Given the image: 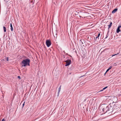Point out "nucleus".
I'll return each mask as SVG.
<instances>
[{"label": "nucleus", "mask_w": 121, "mask_h": 121, "mask_svg": "<svg viewBox=\"0 0 121 121\" xmlns=\"http://www.w3.org/2000/svg\"><path fill=\"white\" fill-rule=\"evenodd\" d=\"M115 107V105H114L113 107L111 104L107 106H104L102 109L103 113L104 114L107 112H111L113 110V108H114Z\"/></svg>", "instance_id": "f257e3e1"}, {"label": "nucleus", "mask_w": 121, "mask_h": 121, "mask_svg": "<svg viewBox=\"0 0 121 121\" xmlns=\"http://www.w3.org/2000/svg\"><path fill=\"white\" fill-rule=\"evenodd\" d=\"M30 61L29 59H27L23 60L21 62V65L22 66H25L27 65L29 66Z\"/></svg>", "instance_id": "f03ea898"}, {"label": "nucleus", "mask_w": 121, "mask_h": 121, "mask_svg": "<svg viewBox=\"0 0 121 121\" xmlns=\"http://www.w3.org/2000/svg\"><path fill=\"white\" fill-rule=\"evenodd\" d=\"M65 62H66V64L65 65V66H68L71 64V60H65Z\"/></svg>", "instance_id": "7ed1b4c3"}, {"label": "nucleus", "mask_w": 121, "mask_h": 121, "mask_svg": "<svg viewBox=\"0 0 121 121\" xmlns=\"http://www.w3.org/2000/svg\"><path fill=\"white\" fill-rule=\"evenodd\" d=\"M46 43L47 46L48 47H49L51 44V42L49 40H47L46 41Z\"/></svg>", "instance_id": "20e7f679"}, {"label": "nucleus", "mask_w": 121, "mask_h": 121, "mask_svg": "<svg viewBox=\"0 0 121 121\" xmlns=\"http://www.w3.org/2000/svg\"><path fill=\"white\" fill-rule=\"evenodd\" d=\"M121 27V26H119L118 27L117 29V33H119L120 31H121L120 29V28Z\"/></svg>", "instance_id": "39448f33"}, {"label": "nucleus", "mask_w": 121, "mask_h": 121, "mask_svg": "<svg viewBox=\"0 0 121 121\" xmlns=\"http://www.w3.org/2000/svg\"><path fill=\"white\" fill-rule=\"evenodd\" d=\"M117 9L116 8L114 9L112 12V13H115L116 12L117 10Z\"/></svg>", "instance_id": "423d86ee"}, {"label": "nucleus", "mask_w": 121, "mask_h": 121, "mask_svg": "<svg viewBox=\"0 0 121 121\" xmlns=\"http://www.w3.org/2000/svg\"><path fill=\"white\" fill-rule=\"evenodd\" d=\"M61 86H60V87L59 88L58 90V95L59 94V93L60 92V89H61Z\"/></svg>", "instance_id": "0eeeda50"}, {"label": "nucleus", "mask_w": 121, "mask_h": 121, "mask_svg": "<svg viewBox=\"0 0 121 121\" xmlns=\"http://www.w3.org/2000/svg\"><path fill=\"white\" fill-rule=\"evenodd\" d=\"M10 27H11V28H10L11 30V31H13V26H12V23H11L10 24Z\"/></svg>", "instance_id": "6e6552de"}, {"label": "nucleus", "mask_w": 121, "mask_h": 121, "mask_svg": "<svg viewBox=\"0 0 121 121\" xmlns=\"http://www.w3.org/2000/svg\"><path fill=\"white\" fill-rule=\"evenodd\" d=\"M6 60L7 61H8L9 60V59L8 57H6L4 59H3V60Z\"/></svg>", "instance_id": "1a4fd4ad"}, {"label": "nucleus", "mask_w": 121, "mask_h": 121, "mask_svg": "<svg viewBox=\"0 0 121 121\" xmlns=\"http://www.w3.org/2000/svg\"><path fill=\"white\" fill-rule=\"evenodd\" d=\"M100 33H99L98 34V36L97 37H96V39H99V37L100 36Z\"/></svg>", "instance_id": "9d476101"}, {"label": "nucleus", "mask_w": 121, "mask_h": 121, "mask_svg": "<svg viewBox=\"0 0 121 121\" xmlns=\"http://www.w3.org/2000/svg\"><path fill=\"white\" fill-rule=\"evenodd\" d=\"M3 29L4 30V32H6V27L5 26L3 27Z\"/></svg>", "instance_id": "9b49d317"}, {"label": "nucleus", "mask_w": 121, "mask_h": 121, "mask_svg": "<svg viewBox=\"0 0 121 121\" xmlns=\"http://www.w3.org/2000/svg\"><path fill=\"white\" fill-rule=\"evenodd\" d=\"M108 35H109L108 34V32L107 33V35H106V37H105V39L107 38L108 37Z\"/></svg>", "instance_id": "f8f14e48"}, {"label": "nucleus", "mask_w": 121, "mask_h": 121, "mask_svg": "<svg viewBox=\"0 0 121 121\" xmlns=\"http://www.w3.org/2000/svg\"><path fill=\"white\" fill-rule=\"evenodd\" d=\"M108 86H106L103 89V90H104L108 87Z\"/></svg>", "instance_id": "ddd939ff"}, {"label": "nucleus", "mask_w": 121, "mask_h": 121, "mask_svg": "<svg viewBox=\"0 0 121 121\" xmlns=\"http://www.w3.org/2000/svg\"><path fill=\"white\" fill-rule=\"evenodd\" d=\"M111 26H112V25H110V24L108 25V29L111 27Z\"/></svg>", "instance_id": "4468645a"}, {"label": "nucleus", "mask_w": 121, "mask_h": 121, "mask_svg": "<svg viewBox=\"0 0 121 121\" xmlns=\"http://www.w3.org/2000/svg\"><path fill=\"white\" fill-rule=\"evenodd\" d=\"M118 54H119V53H117V54H115L113 55L112 56V57L113 56H115V55H118Z\"/></svg>", "instance_id": "2eb2a0df"}, {"label": "nucleus", "mask_w": 121, "mask_h": 121, "mask_svg": "<svg viewBox=\"0 0 121 121\" xmlns=\"http://www.w3.org/2000/svg\"><path fill=\"white\" fill-rule=\"evenodd\" d=\"M112 68V66H110L109 67V68H108V69L110 70V69H111Z\"/></svg>", "instance_id": "dca6fc26"}, {"label": "nucleus", "mask_w": 121, "mask_h": 121, "mask_svg": "<svg viewBox=\"0 0 121 121\" xmlns=\"http://www.w3.org/2000/svg\"><path fill=\"white\" fill-rule=\"evenodd\" d=\"M109 70L108 69L106 70L105 73H105L108 72Z\"/></svg>", "instance_id": "f3484780"}, {"label": "nucleus", "mask_w": 121, "mask_h": 121, "mask_svg": "<svg viewBox=\"0 0 121 121\" xmlns=\"http://www.w3.org/2000/svg\"><path fill=\"white\" fill-rule=\"evenodd\" d=\"M25 102H24V103H23V105H22V106H23L22 107H23L24 106L25 104Z\"/></svg>", "instance_id": "a211bd4d"}, {"label": "nucleus", "mask_w": 121, "mask_h": 121, "mask_svg": "<svg viewBox=\"0 0 121 121\" xmlns=\"http://www.w3.org/2000/svg\"><path fill=\"white\" fill-rule=\"evenodd\" d=\"M112 22H111L110 23V25H112Z\"/></svg>", "instance_id": "6ab92c4d"}, {"label": "nucleus", "mask_w": 121, "mask_h": 121, "mask_svg": "<svg viewBox=\"0 0 121 121\" xmlns=\"http://www.w3.org/2000/svg\"><path fill=\"white\" fill-rule=\"evenodd\" d=\"M17 77H18V78H19L20 79H21V78H20V76H18Z\"/></svg>", "instance_id": "aec40b11"}, {"label": "nucleus", "mask_w": 121, "mask_h": 121, "mask_svg": "<svg viewBox=\"0 0 121 121\" xmlns=\"http://www.w3.org/2000/svg\"><path fill=\"white\" fill-rule=\"evenodd\" d=\"M104 90H103V89L102 90H101L99 91V92H101V91H103Z\"/></svg>", "instance_id": "412c9836"}, {"label": "nucleus", "mask_w": 121, "mask_h": 121, "mask_svg": "<svg viewBox=\"0 0 121 121\" xmlns=\"http://www.w3.org/2000/svg\"><path fill=\"white\" fill-rule=\"evenodd\" d=\"M85 75H83V76H81L80 77V78H82V77H83Z\"/></svg>", "instance_id": "4be33fe9"}, {"label": "nucleus", "mask_w": 121, "mask_h": 121, "mask_svg": "<svg viewBox=\"0 0 121 121\" xmlns=\"http://www.w3.org/2000/svg\"><path fill=\"white\" fill-rule=\"evenodd\" d=\"M1 121H5L4 119H2Z\"/></svg>", "instance_id": "5701e85b"}, {"label": "nucleus", "mask_w": 121, "mask_h": 121, "mask_svg": "<svg viewBox=\"0 0 121 121\" xmlns=\"http://www.w3.org/2000/svg\"><path fill=\"white\" fill-rule=\"evenodd\" d=\"M79 17H81V16H80Z\"/></svg>", "instance_id": "b1692460"}, {"label": "nucleus", "mask_w": 121, "mask_h": 121, "mask_svg": "<svg viewBox=\"0 0 121 121\" xmlns=\"http://www.w3.org/2000/svg\"><path fill=\"white\" fill-rule=\"evenodd\" d=\"M82 44H83V43L82 42Z\"/></svg>", "instance_id": "393cba45"}]
</instances>
